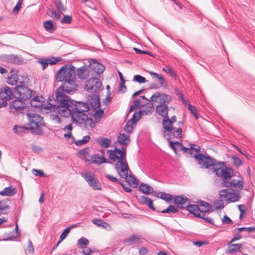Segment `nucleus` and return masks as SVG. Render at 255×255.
Segmentation results:
<instances>
[{"mask_svg": "<svg viewBox=\"0 0 255 255\" xmlns=\"http://www.w3.org/2000/svg\"><path fill=\"white\" fill-rule=\"evenodd\" d=\"M190 149H191L190 154H192V151H195V154H199L200 153V147L197 145L191 144Z\"/></svg>", "mask_w": 255, "mask_h": 255, "instance_id": "obj_54", "label": "nucleus"}, {"mask_svg": "<svg viewBox=\"0 0 255 255\" xmlns=\"http://www.w3.org/2000/svg\"><path fill=\"white\" fill-rule=\"evenodd\" d=\"M197 217L202 219L206 222H208L212 224H213L212 219L208 217H206L205 215V213L200 214V216H198Z\"/></svg>", "mask_w": 255, "mask_h": 255, "instance_id": "obj_63", "label": "nucleus"}, {"mask_svg": "<svg viewBox=\"0 0 255 255\" xmlns=\"http://www.w3.org/2000/svg\"><path fill=\"white\" fill-rule=\"evenodd\" d=\"M87 101L93 109H97L101 106L99 93H90L89 94L87 97Z\"/></svg>", "mask_w": 255, "mask_h": 255, "instance_id": "obj_17", "label": "nucleus"}, {"mask_svg": "<svg viewBox=\"0 0 255 255\" xmlns=\"http://www.w3.org/2000/svg\"><path fill=\"white\" fill-rule=\"evenodd\" d=\"M139 102H140L139 100H138V99L136 100L134 102V104L133 105L130 106V109L129 110V112H132L133 110L138 109L140 106Z\"/></svg>", "mask_w": 255, "mask_h": 255, "instance_id": "obj_60", "label": "nucleus"}, {"mask_svg": "<svg viewBox=\"0 0 255 255\" xmlns=\"http://www.w3.org/2000/svg\"><path fill=\"white\" fill-rule=\"evenodd\" d=\"M62 58L60 57H51L43 58H40L38 59L37 62L40 64L42 67V69L44 70L46 69L49 64L50 65H54L57 63L58 62L61 61Z\"/></svg>", "mask_w": 255, "mask_h": 255, "instance_id": "obj_16", "label": "nucleus"}, {"mask_svg": "<svg viewBox=\"0 0 255 255\" xmlns=\"http://www.w3.org/2000/svg\"><path fill=\"white\" fill-rule=\"evenodd\" d=\"M43 25L45 29L48 31H51L52 30H54L53 29V24L51 20H47L44 22Z\"/></svg>", "mask_w": 255, "mask_h": 255, "instance_id": "obj_46", "label": "nucleus"}, {"mask_svg": "<svg viewBox=\"0 0 255 255\" xmlns=\"http://www.w3.org/2000/svg\"><path fill=\"white\" fill-rule=\"evenodd\" d=\"M199 205L200 206V214L209 213L212 208V206L205 201H200Z\"/></svg>", "mask_w": 255, "mask_h": 255, "instance_id": "obj_33", "label": "nucleus"}, {"mask_svg": "<svg viewBox=\"0 0 255 255\" xmlns=\"http://www.w3.org/2000/svg\"><path fill=\"white\" fill-rule=\"evenodd\" d=\"M47 14L51 17L54 16L56 19L58 20L61 17V13L55 11L53 7L48 9Z\"/></svg>", "mask_w": 255, "mask_h": 255, "instance_id": "obj_39", "label": "nucleus"}, {"mask_svg": "<svg viewBox=\"0 0 255 255\" xmlns=\"http://www.w3.org/2000/svg\"><path fill=\"white\" fill-rule=\"evenodd\" d=\"M15 98L20 99L25 102L29 100L35 92L24 85L18 86L14 88Z\"/></svg>", "mask_w": 255, "mask_h": 255, "instance_id": "obj_8", "label": "nucleus"}, {"mask_svg": "<svg viewBox=\"0 0 255 255\" xmlns=\"http://www.w3.org/2000/svg\"><path fill=\"white\" fill-rule=\"evenodd\" d=\"M214 207L216 209H222L224 207V205L222 200H219L214 203Z\"/></svg>", "mask_w": 255, "mask_h": 255, "instance_id": "obj_62", "label": "nucleus"}, {"mask_svg": "<svg viewBox=\"0 0 255 255\" xmlns=\"http://www.w3.org/2000/svg\"><path fill=\"white\" fill-rule=\"evenodd\" d=\"M0 60L14 64H21L23 62V59L21 57L14 54H3L0 56Z\"/></svg>", "mask_w": 255, "mask_h": 255, "instance_id": "obj_15", "label": "nucleus"}, {"mask_svg": "<svg viewBox=\"0 0 255 255\" xmlns=\"http://www.w3.org/2000/svg\"><path fill=\"white\" fill-rule=\"evenodd\" d=\"M149 73L151 76L153 77V78H156L159 80L160 86L163 87L164 88L167 87V82L162 75H159L158 73L153 71H150L149 72Z\"/></svg>", "mask_w": 255, "mask_h": 255, "instance_id": "obj_30", "label": "nucleus"}, {"mask_svg": "<svg viewBox=\"0 0 255 255\" xmlns=\"http://www.w3.org/2000/svg\"><path fill=\"white\" fill-rule=\"evenodd\" d=\"M29 129H30V127L15 126L13 128V130L14 132L22 135L23 133H26Z\"/></svg>", "mask_w": 255, "mask_h": 255, "instance_id": "obj_37", "label": "nucleus"}, {"mask_svg": "<svg viewBox=\"0 0 255 255\" xmlns=\"http://www.w3.org/2000/svg\"><path fill=\"white\" fill-rule=\"evenodd\" d=\"M223 175L221 174L218 175V177H222L223 179L221 182L222 187L230 188V189H234L235 190L241 189L244 186V181L243 180H238L237 179H233L231 181L229 179L232 177L234 173V170L225 165L223 168Z\"/></svg>", "mask_w": 255, "mask_h": 255, "instance_id": "obj_4", "label": "nucleus"}, {"mask_svg": "<svg viewBox=\"0 0 255 255\" xmlns=\"http://www.w3.org/2000/svg\"><path fill=\"white\" fill-rule=\"evenodd\" d=\"M88 66L90 67V72L93 73V75L95 74L100 75L103 73L105 69L103 65L96 60H93Z\"/></svg>", "mask_w": 255, "mask_h": 255, "instance_id": "obj_18", "label": "nucleus"}, {"mask_svg": "<svg viewBox=\"0 0 255 255\" xmlns=\"http://www.w3.org/2000/svg\"><path fill=\"white\" fill-rule=\"evenodd\" d=\"M162 124L164 131H168L174 128L168 117L162 119Z\"/></svg>", "mask_w": 255, "mask_h": 255, "instance_id": "obj_34", "label": "nucleus"}, {"mask_svg": "<svg viewBox=\"0 0 255 255\" xmlns=\"http://www.w3.org/2000/svg\"><path fill=\"white\" fill-rule=\"evenodd\" d=\"M107 153L109 159L116 163H120L126 160V149L122 148V149L115 147L114 150L109 149L107 150Z\"/></svg>", "mask_w": 255, "mask_h": 255, "instance_id": "obj_7", "label": "nucleus"}, {"mask_svg": "<svg viewBox=\"0 0 255 255\" xmlns=\"http://www.w3.org/2000/svg\"><path fill=\"white\" fill-rule=\"evenodd\" d=\"M115 168L119 176L123 179H127L128 177V171L129 170L127 160L120 163H116Z\"/></svg>", "mask_w": 255, "mask_h": 255, "instance_id": "obj_13", "label": "nucleus"}, {"mask_svg": "<svg viewBox=\"0 0 255 255\" xmlns=\"http://www.w3.org/2000/svg\"><path fill=\"white\" fill-rule=\"evenodd\" d=\"M81 175L93 189L99 190L102 189L101 184L92 173L82 172Z\"/></svg>", "mask_w": 255, "mask_h": 255, "instance_id": "obj_12", "label": "nucleus"}, {"mask_svg": "<svg viewBox=\"0 0 255 255\" xmlns=\"http://www.w3.org/2000/svg\"><path fill=\"white\" fill-rule=\"evenodd\" d=\"M168 142L169 143L170 147L172 149H173L175 153H176V147L175 145H177L178 147L179 148V145H182V143L179 141L173 142V141H171L170 140H169V141H168Z\"/></svg>", "mask_w": 255, "mask_h": 255, "instance_id": "obj_53", "label": "nucleus"}, {"mask_svg": "<svg viewBox=\"0 0 255 255\" xmlns=\"http://www.w3.org/2000/svg\"><path fill=\"white\" fill-rule=\"evenodd\" d=\"M160 198L165 201H166L167 202H169L172 200V196L168 193H165L164 192H161L160 193Z\"/></svg>", "mask_w": 255, "mask_h": 255, "instance_id": "obj_47", "label": "nucleus"}, {"mask_svg": "<svg viewBox=\"0 0 255 255\" xmlns=\"http://www.w3.org/2000/svg\"><path fill=\"white\" fill-rule=\"evenodd\" d=\"M26 116L29 122L32 124L30 127L32 132L36 135H42L43 133L42 127L44 126L43 118L32 112L27 113Z\"/></svg>", "mask_w": 255, "mask_h": 255, "instance_id": "obj_5", "label": "nucleus"}, {"mask_svg": "<svg viewBox=\"0 0 255 255\" xmlns=\"http://www.w3.org/2000/svg\"><path fill=\"white\" fill-rule=\"evenodd\" d=\"M188 109L190 111V113L192 115H193L195 117V118L197 120L198 119V118L199 117V115H198L196 113V108L195 107L193 106L192 105H191V104H188Z\"/></svg>", "mask_w": 255, "mask_h": 255, "instance_id": "obj_48", "label": "nucleus"}, {"mask_svg": "<svg viewBox=\"0 0 255 255\" xmlns=\"http://www.w3.org/2000/svg\"><path fill=\"white\" fill-rule=\"evenodd\" d=\"M178 210L177 207H175L172 205H170L167 209L162 210L161 212L162 213H176L178 212Z\"/></svg>", "mask_w": 255, "mask_h": 255, "instance_id": "obj_42", "label": "nucleus"}, {"mask_svg": "<svg viewBox=\"0 0 255 255\" xmlns=\"http://www.w3.org/2000/svg\"><path fill=\"white\" fill-rule=\"evenodd\" d=\"M17 192L16 188L12 187H5L2 191H0V195L2 196H12Z\"/></svg>", "mask_w": 255, "mask_h": 255, "instance_id": "obj_31", "label": "nucleus"}, {"mask_svg": "<svg viewBox=\"0 0 255 255\" xmlns=\"http://www.w3.org/2000/svg\"><path fill=\"white\" fill-rule=\"evenodd\" d=\"M57 105H53V110L62 117H69L71 114L70 107L73 105V101L65 93L57 90L55 94Z\"/></svg>", "mask_w": 255, "mask_h": 255, "instance_id": "obj_2", "label": "nucleus"}, {"mask_svg": "<svg viewBox=\"0 0 255 255\" xmlns=\"http://www.w3.org/2000/svg\"><path fill=\"white\" fill-rule=\"evenodd\" d=\"M89 104L88 103H84L83 102H76L75 103L74 108L71 110L72 120H75L74 116H77V118L82 116V114H85V112L89 110Z\"/></svg>", "mask_w": 255, "mask_h": 255, "instance_id": "obj_10", "label": "nucleus"}, {"mask_svg": "<svg viewBox=\"0 0 255 255\" xmlns=\"http://www.w3.org/2000/svg\"><path fill=\"white\" fill-rule=\"evenodd\" d=\"M89 244V242L88 240L84 237L81 238L78 241V245H79L87 246Z\"/></svg>", "mask_w": 255, "mask_h": 255, "instance_id": "obj_59", "label": "nucleus"}, {"mask_svg": "<svg viewBox=\"0 0 255 255\" xmlns=\"http://www.w3.org/2000/svg\"><path fill=\"white\" fill-rule=\"evenodd\" d=\"M193 156L198 161V164L202 168L208 169L211 166L213 168L214 172L217 176L221 174L223 175V168L225 167L224 162H218L216 159L209 155H205L202 153L194 154Z\"/></svg>", "mask_w": 255, "mask_h": 255, "instance_id": "obj_3", "label": "nucleus"}, {"mask_svg": "<svg viewBox=\"0 0 255 255\" xmlns=\"http://www.w3.org/2000/svg\"><path fill=\"white\" fill-rule=\"evenodd\" d=\"M23 0H18V1L16 4V5L14 6V7L13 9V13H17L20 9L21 8V5L22 3Z\"/></svg>", "mask_w": 255, "mask_h": 255, "instance_id": "obj_57", "label": "nucleus"}, {"mask_svg": "<svg viewBox=\"0 0 255 255\" xmlns=\"http://www.w3.org/2000/svg\"><path fill=\"white\" fill-rule=\"evenodd\" d=\"M90 159L92 160L91 162L94 164H100L104 163H112V162L107 160V159L104 156H100L99 154L95 153L92 157Z\"/></svg>", "mask_w": 255, "mask_h": 255, "instance_id": "obj_23", "label": "nucleus"}, {"mask_svg": "<svg viewBox=\"0 0 255 255\" xmlns=\"http://www.w3.org/2000/svg\"><path fill=\"white\" fill-rule=\"evenodd\" d=\"M8 209H9V206L6 204L5 201H0V214L2 211Z\"/></svg>", "mask_w": 255, "mask_h": 255, "instance_id": "obj_58", "label": "nucleus"}, {"mask_svg": "<svg viewBox=\"0 0 255 255\" xmlns=\"http://www.w3.org/2000/svg\"><path fill=\"white\" fill-rule=\"evenodd\" d=\"M104 114V112L102 109H99L97 110L94 114V117L95 119L97 120L102 117L103 115Z\"/></svg>", "mask_w": 255, "mask_h": 255, "instance_id": "obj_61", "label": "nucleus"}, {"mask_svg": "<svg viewBox=\"0 0 255 255\" xmlns=\"http://www.w3.org/2000/svg\"><path fill=\"white\" fill-rule=\"evenodd\" d=\"M17 76L16 75L13 74L8 78L7 82L9 85H15L17 83Z\"/></svg>", "mask_w": 255, "mask_h": 255, "instance_id": "obj_41", "label": "nucleus"}, {"mask_svg": "<svg viewBox=\"0 0 255 255\" xmlns=\"http://www.w3.org/2000/svg\"><path fill=\"white\" fill-rule=\"evenodd\" d=\"M75 120L72 121L74 123L78 124L80 127L87 129L92 128L95 125V123L92 118H89L86 114H82V116L77 118L74 116Z\"/></svg>", "mask_w": 255, "mask_h": 255, "instance_id": "obj_9", "label": "nucleus"}, {"mask_svg": "<svg viewBox=\"0 0 255 255\" xmlns=\"http://www.w3.org/2000/svg\"><path fill=\"white\" fill-rule=\"evenodd\" d=\"M102 86V82L98 78H92L86 82L85 89L89 93H98Z\"/></svg>", "mask_w": 255, "mask_h": 255, "instance_id": "obj_11", "label": "nucleus"}, {"mask_svg": "<svg viewBox=\"0 0 255 255\" xmlns=\"http://www.w3.org/2000/svg\"><path fill=\"white\" fill-rule=\"evenodd\" d=\"M32 171L35 176L39 177H44L45 176L44 172L41 170L33 169Z\"/></svg>", "mask_w": 255, "mask_h": 255, "instance_id": "obj_64", "label": "nucleus"}, {"mask_svg": "<svg viewBox=\"0 0 255 255\" xmlns=\"http://www.w3.org/2000/svg\"><path fill=\"white\" fill-rule=\"evenodd\" d=\"M124 243L127 246L140 244L141 243V240L139 236L132 235L124 241Z\"/></svg>", "mask_w": 255, "mask_h": 255, "instance_id": "obj_24", "label": "nucleus"}, {"mask_svg": "<svg viewBox=\"0 0 255 255\" xmlns=\"http://www.w3.org/2000/svg\"><path fill=\"white\" fill-rule=\"evenodd\" d=\"M153 111L154 108L152 104L150 103H146L145 105H142L139 111L141 113L142 115H146L151 114Z\"/></svg>", "mask_w": 255, "mask_h": 255, "instance_id": "obj_29", "label": "nucleus"}, {"mask_svg": "<svg viewBox=\"0 0 255 255\" xmlns=\"http://www.w3.org/2000/svg\"><path fill=\"white\" fill-rule=\"evenodd\" d=\"M129 140V135L124 133H120L118 136V141L121 145L127 146Z\"/></svg>", "mask_w": 255, "mask_h": 255, "instance_id": "obj_36", "label": "nucleus"}, {"mask_svg": "<svg viewBox=\"0 0 255 255\" xmlns=\"http://www.w3.org/2000/svg\"><path fill=\"white\" fill-rule=\"evenodd\" d=\"M72 22V18L68 15H64L63 18L61 20L62 23L70 24Z\"/></svg>", "mask_w": 255, "mask_h": 255, "instance_id": "obj_56", "label": "nucleus"}, {"mask_svg": "<svg viewBox=\"0 0 255 255\" xmlns=\"http://www.w3.org/2000/svg\"><path fill=\"white\" fill-rule=\"evenodd\" d=\"M162 70L163 71L170 74L171 76L172 77L175 78L177 76L176 73L174 72L173 69L168 66H164L162 68Z\"/></svg>", "mask_w": 255, "mask_h": 255, "instance_id": "obj_44", "label": "nucleus"}, {"mask_svg": "<svg viewBox=\"0 0 255 255\" xmlns=\"http://www.w3.org/2000/svg\"><path fill=\"white\" fill-rule=\"evenodd\" d=\"M133 80L138 83H144L146 82V79L140 75H136L133 77Z\"/></svg>", "mask_w": 255, "mask_h": 255, "instance_id": "obj_50", "label": "nucleus"}, {"mask_svg": "<svg viewBox=\"0 0 255 255\" xmlns=\"http://www.w3.org/2000/svg\"><path fill=\"white\" fill-rule=\"evenodd\" d=\"M14 97V94L10 88L5 86L0 89V97L1 101H7L11 100Z\"/></svg>", "mask_w": 255, "mask_h": 255, "instance_id": "obj_19", "label": "nucleus"}, {"mask_svg": "<svg viewBox=\"0 0 255 255\" xmlns=\"http://www.w3.org/2000/svg\"><path fill=\"white\" fill-rule=\"evenodd\" d=\"M44 98L42 96H35L30 101L31 106L35 108H38L43 105Z\"/></svg>", "mask_w": 255, "mask_h": 255, "instance_id": "obj_27", "label": "nucleus"}, {"mask_svg": "<svg viewBox=\"0 0 255 255\" xmlns=\"http://www.w3.org/2000/svg\"><path fill=\"white\" fill-rule=\"evenodd\" d=\"M182 128L178 127L177 128H173L168 131H163V135L164 137H166L167 139L169 141L172 138H181L182 137Z\"/></svg>", "mask_w": 255, "mask_h": 255, "instance_id": "obj_14", "label": "nucleus"}, {"mask_svg": "<svg viewBox=\"0 0 255 255\" xmlns=\"http://www.w3.org/2000/svg\"><path fill=\"white\" fill-rule=\"evenodd\" d=\"M99 143L103 147L107 148L110 146L111 143V139L108 138H102L101 141Z\"/></svg>", "mask_w": 255, "mask_h": 255, "instance_id": "obj_45", "label": "nucleus"}, {"mask_svg": "<svg viewBox=\"0 0 255 255\" xmlns=\"http://www.w3.org/2000/svg\"><path fill=\"white\" fill-rule=\"evenodd\" d=\"M189 199L186 197L177 196L174 198V203L180 208H185L187 204L189 203Z\"/></svg>", "mask_w": 255, "mask_h": 255, "instance_id": "obj_22", "label": "nucleus"}, {"mask_svg": "<svg viewBox=\"0 0 255 255\" xmlns=\"http://www.w3.org/2000/svg\"><path fill=\"white\" fill-rule=\"evenodd\" d=\"M139 189L140 191H141L143 193L149 195L153 193V189L150 185L145 184V183H141L139 186Z\"/></svg>", "mask_w": 255, "mask_h": 255, "instance_id": "obj_32", "label": "nucleus"}, {"mask_svg": "<svg viewBox=\"0 0 255 255\" xmlns=\"http://www.w3.org/2000/svg\"><path fill=\"white\" fill-rule=\"evenodd\" d=\"M220 197L227 203H234L240 200L241 195L234 189H223L219 192Z\"/></svg>", "mask_w": 255, "mask_h": 255, "instance_id": "obj_6", "label": "nucleus"}, {"mask_svg": "<svg viewBox=\"0 0 255 255\" xmlns=\"http://www.w3.org/2000/svg\"><path fill=\"white\" fill-rule=\"evenodd\" d=\"M71 228V227H68L63 231V233L61 234L60 236L59 243H60L61 241H62L64 239L66 238V237L70 232Z\"/></svg>", "mask_w": 255, "mask_h": 255, "instance_id": "obj_49", "label": "nucleus"}, {"mask_svg": "<svg viewBox=\"0 0 255 255\" xmlns=\"http://www.w3.org/2000/svg\"><path fill=\"white\" fill-rule=\"evenodd\" d=\"M234 164L237 167H239L242 164V161L240 158L236 156H233L232 157Z\"/></svg>", "mask_w": 255, "mask_h": 255, "instance_id": "obj_55", "label": "nucleus"}, {"mask_svg": "<svg viewBox=\"0 0 255 255\" xmlns=\"http://www.w3.org/2000/svg\"><path fill=\"white\" fill-rule=\"evenodd\" d=\"M92 222L94 224L104 228H106L109 226L107 223L101 219H94Z\"/></svg>", "mask_w": 255, "mask_h": 255, "instance_id": "obj_38", "label": "nucleus"}, {"mask_svg": "<svg viewBox=\"0 0 255 255\" xmlns=\"http://www.w3.org/2000/svg\"><path fill=\"white\" fill-rule=\"evenodd\" d=\"M161 100L163 102L162 104H165L166 103H169L171 100V97L168 95L162 94L161 96Z\"/></svg>", "mask_w": 255, "mask_h": 255, "instance_id": "obj_51", "label": "nucleus"}, {"mask_svg": "<svg viewBox=\"0 0 255 255\" xmlns=\"http://www.w3.org/2000/svg\"><path fill=\"white\" fill-rule=\"evenodd\" d=\"M133 124H134L132 123V122L130 121H128L124 127L125 130L128 133L131 132L132 131V129H133V127H132Z\"/></svg>", "mask_w": 255, "mask_h": 255, "instance_id": "obj_52", "label": "nucleus"}, {"mask_svg": "<svg viewBox=\"0 0 255 255\" xmlns=\"http://www.w3.org/2000/svg\"><path fill=\"white\" fill-rule=\"evenodd\" d=\"M185 208L188 211L194 215L196 217L200 216V208L197 205L190 204V201L189 203L187 204Z\"/></svg>", "mask_w": 255, "mask_h": 255, "instance_id": "obj_26", "label": "nucleus"}, {"mask_svg": "<svg viewBox=\"0 0 255 255\" xmlns=\"http://www.w3.org/2000/svg\"><path fill=\"white\" fill-rule=\"evenodd\" d=\"M77 75L80 79H86L90 75H93V73L90 72V67L84 66L77 69Z\"/></svg>", "mask_w": 255, "mask_h": 255, "instance_id": "obj_20", "label": "nucleus"}, {"mask_svg": "<svg viewBox=\"0 0 255 255\" xmlns=\"http://www.w3.org/2000/svg\"><path fill=\"white\" fill-rule=\"evenodd\" d=\"M141 115V113L140 112V111L136 112L134 113L132 118L129 121H130L132 123L135 124L140 120Z\"/></svg>", "mask_w": 255, "mask_h": 255, "instance_id": "obj_43", "label": "nucleus"}, {"mask_svg": "<svg viewBox=\"0 0 255 255\" xmlns=\"http://www.w3.org/2000/svg\"><path fill=\"white\" fill-rule=\"evenodd\" d=\"M26 107V105L25 102L21 99L17 98H16L15 100L9 104V107L10 109H14L15 110H22L24 109Z\"/></svg>", "mask_w": 255, "mask_h": 255, "instance_id": "obj_21", "label": "nucleus"}, {"mask_svg": "<svg viewBox=\"0 0 255 255\" xmlns=\"http://www.w3.org/2000/svg\"><path fill=\"white\" fill-rule=\"evenodd\" d=\"M229 249L226 252L227 253H232L234 252H237L240 251L241 248H242V245L241 244H232L231 242L228 244Z\"/></svg>", "mask_w": 255, "mask_h": 255, "instance_id": "obj_35", "label": "nucleus"}, {"mask_svg": "<svg viewBox=\"0 0 255 255\" xmlns=\"http://www.w3.org/2000/svg\"><path fill=\"white\" fill-rule=\"evenodd\" d=\"M54 4L56 6V8L59 12L61 13H62L63 11H65L66 9L63 4H62L61 0H55L54 1Z\"/></svg>", "mask_w": 255, "mask_h": 255, "instance_id": "obj_40", "label": "nucleus"}, {"mask_svg": "<svg viewBox=\"0 0 255 255\" xmlns=\"http://www.w3.org/2000/svg\"><path fill=\"white\" fill-rule=\"evenodd\" d=\"M90 150V149L89 147H86L82 150H80L78 152V155L79 157L81 158L85 161L90 162L91 161V157H90L89 155Z\"/></svg>", "mask_w": 255, "mask_h": 255, "instance_id": "obj_28", "label": "nucleus"}, {"mask_svg": "<svg viewBox=\"0 0 255 255\" xmlns=\"http://www.w3.org/2000/svg\"><path fill=\"white\" fill-rule=\"evenodd\" d=\"M55 80L62 82L57 89L63 93H71L77 90L78 85L75 81V67L72 65L61 67L55 74Z\"/></svg>", "mask_w": 255, "mask_h": 255, "instance_id": "obj_1", "label": "nucleus"}, {"mask_svg": "<svg viewBox=\"0 0 255 255\" xmlns=\"http://www.w3.org/2000/svg\"><path fill=\"white\" fill-rule=\"evenodd\" d=\"M168 107L165 104H161L156 107V113L163 118L168 117Z\"/></svg>", "mask_w": 255, "mask_h": 255, "instance_id": "obj_25", "label": "nucleus"}]
</instances>
